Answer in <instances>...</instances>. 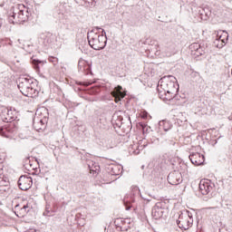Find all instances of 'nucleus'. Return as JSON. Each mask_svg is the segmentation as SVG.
<instances>
[{"label": "nucleus", "mask_w": 232, "mask_h": 232, "mask_svg": "<svg viewBox=\"0 0 232 232\" xmlns=\"http://www.w3.org/2000/svg\"><path fill=\"white\" fill-rule=\"evenodd\" d=\"M158 92L160 99H167L171 101L175 99L177 93H179V83L177 78L173 76H164L159 82Z\"/></svg>", "instance_id": "f257e3e1"}, {"label": "nucleus", "mask_w": 232, "mask_h": 232, "mask_svg": "<svg viewBox=\"0 0 232 232\" xmlns=\"http://www.w3.org/2000/svg\"><path fill=\"white\" fill-rule=\"evenodd\" d=\"M88 43L93 50H104L106 48V43H108V37H106V31L102 29V34L92 30L87 34Z\"/></svg>", "instance_id": "f03ea898"}, {"label": "nucleus", "mask_w": 232, "mask_h": 232, "mask_svg": "<svg viewBox=\"0 0 232 232\" xmlns=\"http://www.w3.org/2000/svg\"><path fill=\"white\" fill-rule=\"evenodd\" d=\"M18 89L25 97H37L39 91L35 89L33 78L30 76H22L18 79Z\"/></svg>", "instance_id": "7ed1b4c3"}, {"label": "nucleus", "mask_w": 232, "mask_h": 232, "mask_svg": "<svg viewBox=\"0 0 232 232\" xmlns=\"http://www.w3.org/2000/svg\"><path fill=\"white\" fill-rule=\"evenodd\" d=\"M177 224L179 229H184L185 231L189 229V227L193 226V215H191V212L188 210L180 212L177 220Z\"/></svg>", "instance_id": "20e7f679"}, {"label": "nucleus", "mask_w": 232, "mask_h": 232, "mask_svg": "<svg viewBox=\"0 0 232 232\" xmlns=\"http://www.w3.org/2000/svg\"><path fill=\"white\" fill-rule=\"evenodd\" d=\"M168 217V209L162 207L161 202L156 203L152 208V218L155 220H160V218H166Z\"/></svg>", "instance_id": "39448f33"}, {"label": "nucleus", "mask_w": 232, "mask_h": 232, "mask_svg": "<svg viewBox=\"0 0 232 232\" xmlns=\"http://www.w3.org/2000/svg\"><path fill=\"white\" fill-rule=\"evenodd\" d=\"M32 210V205L26 202V204H16L14 206V214L18 218H24Z\"/></svg>", "instance_id": "423d86ee"}, {"label": "nucleus", "mask_w": 232, "mask_h": 232, "mask_svg": "<svg viewBox=\"0 0 232 232\" xmlns=\"http://www.w3.org/2000/svg\"><path fill=\"white\" fill-rule=\"evenodd\" d=\"M32 184H34L32 177L21 176L18 179V188L22 189V191H28V189L32 188Z\"/></svg>", "instance_id": "0eeeda50"}, {"label": "nucleus", "mask_w": 232, "mask_h": 232, "mask_svg": "<svg viewBox=\"0 0 232 232\" xmlns=\"http://www.w3.org/2000/svg\"><path fill=\"white\" fill-rule=\"evenodd\" d=\"M213 183L209 179H203L199 182V191L203 195H209L213 191Z\"/></svg>", "instance_id": "6e6552de"}, {"label": "nucleus", "mask_w": 232, "mask_h": 232, "mask_svg": "<svg viewBox=\"0 0 232 232\" xmlns=\"http://www.w3.org/2000/svg\"><path fill=\"white\" fill-rule=\"evenodd\" d=\"M168 182L171 186H179L182 183V174L179 171L170 172L168 176Z\"/></svg>", "instance_id": "1a4fd4ad"}, {"label": "nucleus", "mask_w": 232, "mask_h": 232, "mask_svg": "<svg viewBox=\"0 0 232 232\" xmlns=\"http://www.w3.org/2000/svg\"><path fill=\"white\" fill-rule=\"evenodd\" d=\"M17 130H19V126H17L15 122L11 121L5 128L0 129V135H2V137H8L6 131L7 133H17Z\"/></svg>", "instance_id": "9d476101"}, {"label": "nucleus", "mask_w": 232, "mask_h": 232, "mask_svg": "<svg viewBox=\"0 0 232 232\" xmlns=\"http://www.w3.org/2000/svg\"><path fill=\"white\" fill-rule=\"evenodd\" d=\"M15 119H17V111H15V110L6 109L5 114H2V120L4 122H14Z\"/></svg>", "instance_id": "9b49d317"}, {"label": "nucleus", "mask_w": 232, "mask_h": 232, "mask_svg": "<svg viewBox=\"0 0 232 232\" xmlns=\"http://www.w3.org/2000/svg\"><path fill=\"white\" fill-rule=\"evenodd\" d=\"M189 160L194 166H200L201 164H204V155L195 152L189 155Z\"/></svg>", "instance_id": "f8f14e48"}, {"label": "nucleus", "mask_w": 232, "mask_h": 232, "mask_svg": "<svg viewBox=\"0 0 232 232\" xmlns=\"http://www.w3.org/2000/svg\"><path fill=\"white\" fill-rule=\"evenodd\" d=\"M18 14H19V20L20 24L21 23H26L28 19H30V16L32 15V12L28 10V8L24 7V9L18 8Z\"/></svg>", "instance_id": "ddd939ff"}, {"label": "nucleus", "mask_w": 232, "mask_h": 232, "mask_svg": "<svg viewBox=\"0 0 232 232\" xmlns=\"http://www.w3.org/2000/svg\"><path fill=\"white\" fill-rule=\"evenodd\" d=\"M112 97L115 98L116 102H119L121 99H124L126 94L122 92V86L118 85L114 88V90L111 92Z\"/></svg>", "instance_id": "4468645a"}, {"label": "nucleus", "mask_w": 232, "mask_h": 232, "mask_svg": "<svg viewBox=\"0 0 232 232\" xmlns=\"http://www.w3.org/2000/svg\"><path fill=\"white\" fill-rule=\"evenodd\" d=\"M78 70L81 73L88 75L92 72V67L85 61H81L78 63Z\"/></svg>", "instance_id": "2eb2a0df"}, {"label": "nucleus", "mask_w": 232, "mask_h": 232, "mask_svg": "<svg viewBox=\"0 0 232 232\" xmlns=\"http://www.w3.org/2000/svg\"><path fill=\"white\" fill-rule=\"evenodd\" d=\"M9 23H12L13 24H21L19 20V8L16 7L9 16Z\"/></svg>", "instance_id": "dca6fc26"}, {"label": "nucleus", "mask_w": 232, "mask_h": 232, "mask_svg": "<svg viewBox=\"0 0 232 232\" xmlns=\"http://www.w3.org/2000/svg\"><path fill=\"white\" fill-rule=\"evenodd\" d=\"M111 175H114L115 177L122 174V167L121 165H111Z\"/></svg>", "instance_id": "f3484780"}, {"label": "nucleus", "mask_w": 232, "mask_h": 232, "mask_svg": "<svg viewBox=\"0 0 232 232\" xmlns=\"http://www.w3.org/2000/svg\"><path fill=\"white\" fill-rule=\"evenodd\" d=\"M224 44H226V39L222 38V36H219L214 41V46H216V48H224Z\"/></svg>", "instance_id": "a211bd4d"}, {"label": "nucleus", "mask_w": 232, "mask_h": 232, "mask_svg": "<svg viewBox=\"0 0 232 232\" xmlns=\"http://www.w3.org/2000/svg\"><path fill=\"white\" fill-rule=\"evenodd\" d=\"M160 126L163 128L164 131H169V130L173 128V124H171L169 121H160Z\"/></svg>", "instance_id": "6ab92c4d"}, {"label": "nucleus", "mask_w": 232, "mask_h": 232, "mask_svg": "<svg viewBox=\"0 0 232 232\" xmlns=\"http://www.w3.org/2000/svg\"><path fill=\"white\" fill-rule=\"evenodd\" d=\"M123 202L125 204L126 210L130 211V209H131V206L128 205V203L131 204V202H135V197H130V199H128V198H124Z\"/></svg>", "instance_id": "aec40b11"}, {"label": "nucleus", "mask_w": 232, "mask_h": 232, "mask_svg": "<svg viewBox=\"0 0 232 232\" xmlns=\"http://www.w3.org/2000/svg\"><path fill=\"white\" fill-rule=\"evenodd\" d=\"M54 211L50 208L49 205H46L45 211L44 212V217H53Z\"/></svg>", "instance_id": "412c9836"}, {"label": "nucleus", "mask_w": 232, "mask_h": 232, "mask_svg": "<svg viewBox=\"0 0 232 232\" xmlns=\"http://www.w3.org/2000/svg\"><path fill=\"white\" fill-rule=\"evenodd\" d=\"M200 15H206V17H208V15H211V11H209V8L204 7L201 10H199Z\"/></svg>", "instance_id": "4be33fe9"}, {"label": "nucleus", "mask_w": 232, "mask_h": 232, "mask_svg": "<svg viewBox=\"0 0 232 232\" xmlns=\"http://www.w3.org/2000/svg\"><path fill=\"white\" fill-rule=\"evenodd\" d=\"M45 42L48 44H53V43H55V35H53V34L47 35L45 38Z\"/></svg>", "instance_id": "5701e85b"}, {"label": "nucleus", "mask_w": 232, "mask_h": 232, "mask_svg": "<svg viewBox=\"0 0 232 232\" xmlns=\"http://www.w3.org/2000/svg\"><path fill=\"white\" fill-rule=\"evenodd\" d=\"M201 44H198V43H194V44H191L190 46H189V49L191 50V52H198V48H200Z\"/></svg>", "instance_id": "b1692460"}, {"label": "nucleus", "mask_w": 232, "mask_h": 232, "mask_svg": "<svg viewBox=\"0 0 232 232\" xmlns=\"http://www.w3.org/2000/svg\"><path fill=\"white\" fill-rule=\"evenodd\" d=\"M88 166H89L90 171H94L95 173H97V171H99V165H95L93 167V162H92V163H89Z\"/></svg>", "instance_id": "393cba45"}, {"label": "nucleus", "mask_w": 232, "mask_h": 232, "mask_svg": "<svg viewBox=\"0 0 232 232\" xmlns=\"http://www.w3.org/2000/svg\"><path fill=\"white\" fill-rule=\"evenodd\" d=\"M206 53V47L199 45V48L198 49L196 55H204Z\"/></svg>", "instance_id": "a878e982"}, {"label": "nucleus", "mask_w": 232, "mask_h": 232, "mask_svg": "<svg viewBox=\"0 0 232 232\" xmlns=\"http://www.w3.org/2000/svg\"><path fill=\"white\" fill-rule=\"evenodd\" d=\"M49 63H52L53 64V66H56V64H58L59 63V59L57 57H53V56H50L48 58Z\"/></svg>", "instance_id": "bb28decb"}, {"label": "nucleus", "mask_w": 232, "mask_h": 232, "mask_svg": "<svg viewBox=\"0 0 232 232\" xmlns=\"http://www.w3.org/2000/svg\"><path fill=\"white\" fill-rule=\"evenodd\" d=\"M176 144H177V142L174 140H169L166 142L165 146H166V148H171V147L175 146Z\"/></svg>", "instance_id": "cd10ccee"}, {"label": "nucleus", "mask_w": 232, "mask_h": 232, "mask_svg": "<svg viewBox=\"0 0 232 232\" xmlns=\"http://www.w3.org/2000/svg\"><path fill=\"white\" fill-rule=\"evenodd\" d=\"M43 62L39 61V60H34V69L36 70V72H39V64H42Z\"/></svg>", "instance_id": "c85d7f7f"}, {"label": "nucleus", "mask_w": 232, "mask_h": 232, "mask_svg": "<svg viewBox=\"0 0 232 232\" xmlns=\"http://www.w3.org/2000/svg\"><path fill=\"white\" fill-rule=\"evenodd\" d=\"M219 37H222V39H226V41H227L229 34H227V32L223 31V34Z\"/></svg>", "instance_id": "c756f323"}, {"label": "nucleus", "mask_w": 232, "mask_h": 232, "mask_svg": "<svg viewBox=\"0 0 232 232\" xmlns=\"http://www.w3.org/2000/svg\"><path fill=\"white\" fill-rule=\"evenodd\" d=\"M132 191H133L134 193H138V195H140V189H139V187H134V188H132Z\"/></svg>", "instance_id": "7c9ffc66"}, {"label": "nucleus", "mask_w": 232, "mask_h": 232, "mask_svg": "<svg viewBox=\"0 0 232 232\" xmlns=\"http://www.w3.org/2000/svg\"><path fill=\"white\" fill-rule=\"evenodd\" d=\"M78 84H82L83 86H90L92 84V82H80Z\"/></svg>", "instance_id": "2f4dec72"}, {"label": "nucleus", "mask_w": 232, "mask_h": 232, "mask_svg": "<svg viewBox=\"0 0 232 232\" xmlns=\"http://www.w3.org/2000/svg\"><path fill=\"white\" fill-rule=\"evenodd\" d=\"M120 222H124V220H122V218H117V219H115V221H114V224H116V226H119V223Z\"/></svg>", "instance_id": "473e14b6"}, {"label": "nucleus", "mask_w": 232, "mask_h": 232, "mask_svg": "<svg viewBox=\"0 0 232 232\" xmlns=\"http://www.w3.org/2000/svg\"><path fill=\"white\" fill-rule=\"evenodd\" d=\"M92 30H95V32H97V34H99V30H102L101 27H94Z\"/></svg>", "instance_id": "72a5a7b5"}, {"label": "nucleus", "mask_w": 232, "mask_h": 232, "mask_svg": "<svg viewBox=\"0 0 232 232\" xmlns=\"http://www.w3.org/2000/svg\"><path fill=\"white\" fill-rule=\"evenodd\" d=\"M34 126L36 130H43V127H38L35 123H34Z\"/></svg>", "instance_id": "f704fd0d"}, {"label": "nucleus", "mask_w": 232, "mask_h": 232, "mask_svg": "<svg viewBox=\"0 0 232 232\" xmlns=\"http://www.w3.org/2000/svg\"><path fill=\"white\" fill-rule=\"evenodd\" d=\"M139 153H140V150H134V154H135V155H139Z\"/></svg>", "instance_id": "c9c22d12"}, {"label": "nucleus", "mask_w": 232, "mask_h": 232, "mask_svg": "<svg viewBox=\"0 0 232 232\" xmlns=\"http://www.w3.org/2000/svg\"><path fill=\"white\" fill-rule=\"evenodd\" d=\"M41 126H44V121H43V120H40V122Z\"/></svg>", "instance_id": "e433bc0d"}, {"label": "nucleus", "mask_w": 232, "mask_h": 232, "mask_svg": "<svg viewBox=\"0 0 232 232\" xmlns=\"http://www.w3.org/2000/svg\"><path fill=\"white\" fill-rule=\"evenodd\" d=\"M3 26V19H0V28Z\"/></svg>", "instance_id": "4c0bfd02"}, {"label": "nucleus", "mask_w": 232, "mask_h": 232, "mask_svg": "<svg viewBox=\"0 0 232 232\" xmlns=\"http://www.w3.org/2000/svg\"><path fill=\"white\" fill-rule=\"evenodd\" d=\"M143 131L146 130V125H141Z\"/></svg>", "instance_id": "58836bf2"}, {"label": "nucleus", "mask_w": 232, "mask_h": 232, "mask_svg": "<svg viewBox=\"0 0 232 232\" xmlns=\"http://www.w3.org/2000/svg\"><path fill=\"white\" fill-rule=\"evenodd\" d=\"M142 198H143L144 200H147L148 202H150V199H148V198H144V197H142Z\"/></svg>", "instance_id": "ea45409f"}, {"label": "nucleus", "mask_w": 232, "mask_h": 232, "mask_svg": "<svg viewBox=\"0 0 232 232\" xmlns=\"http://www.w3.org/2000/svg\"><path fill=\"white\" fill-rule=\"evenodd\" d=\"M95 92H96V93H98L99 92V88H96Z\"/></svg>", "instance_id": "a19ab883"}, {"label": "nucleus", "mask_w": 232, "mask_h": 232, "mask_svg": "<svg viewBox=\"0 0 232 232\" xmlns=\"http://www.w3.org/2000/svg\"><path fill=\"white\" fill-rule=\"evenodd\" d=\"M171 53H173V51L169 52V55H171Z\"/></svg>", "instance_id": "79ce46f5"}, {"label": "nucleus", "mask_w": 232, "mask_h": 232, "mask_svg": "<svg viewBox=\"0 0 232 232\" xmlns=\"http://www.w3.org/2000/svg\"><path fill=\"white\" fill-rule=\"evenodd\" d=\"M208 12V10H205V13Z\"/></svg>", "instance_id": "37998d69"}]
</instances>
